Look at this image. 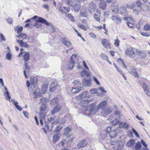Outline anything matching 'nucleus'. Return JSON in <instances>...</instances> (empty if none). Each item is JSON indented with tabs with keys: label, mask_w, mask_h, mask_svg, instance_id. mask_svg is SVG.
Listing matches in <instances>:
<instances>
[{
	"label": "nucleus",
	"mask_w": 150,
	"mask_h": 150,
	"mask_svg": "<svg viewBox=\"0 0 150 150\" xmlns=\"http://www.w3.org/2000/svg\"><path fill=\"white\" fill-rule=\"evenodd\" d=\"M40 102L43 104L42 105L40 108V111L39 112V117L40 119H44L46 116V110L47 106L46 105L47 99L42 98L40 100Z\"/></svg>",
	"instance_id": "nucleus-1"
},
{
	"label": "nucleus",
	"mask_w": 150,
	"mask_h": 150,
	"mask_svg": "<svg viewBox=\"0 0 150 150\" xmlns=\"http://www.w3.org/2000/svg\"><path fill=\"white\" fill-rule=\"evenodd\" d=\"M36 22L34 24V26L37 28H40L41 26V25L38 22L45 24L46 25H48L49 24L47 22L46 20L44 18L40 17L38 18V20H36Z\"/></svg>",
	"instance_id": "nucleus-2"
},
{
	"label": "nucleus",
	"mask_w": 150,
	"mask_h": 150,
	"mask_svg": "<svg viewBox=\"0 0 150 150\" xmlns=\"http://www.w3.org/2000/svg\"><path fill=\"white\" fill-rule=\"evenodd\" d=\"M89 112L92 115L95 114L99 110L98 106H96L95 103L91 104L89 105Z\"/></svg>",
	"instance_id": "nucleus-3"
},
{
	"label": "nucleus",
	"mask_w": 150,
	"mask_h": 150,
	"mask_svg": "<svg viewBox=\"0 0 150 150\" xmlns=\"http://www.w3.org/2000/svg\"><path fill=\"white\" fill-rule=\"evenodd\" d=\"M72 7L74 8L75 11L78 12L80 7V1L78 0H73Z\"/></svg>",
	"instance_id": "nucleus-4"
},
{
	"label": "nucleus",
	"mask_w": 150,
	"mask_h": 150,
	"mask_svg": "<svg viewBox=\"0 0 150 150\" xmlns=\"http://www.w3.org/2000/svg\"><path fill=\"white\" fill-rule=\"evenodd\" d=\"M111 112L112 110L110 108L107 106L102 109L101 114L103 116L105 117Z\"/></svg>",
	"instance_id": "nucleus-5"
},
{
	"label": "nucleus",
	"mask_w": 150,
	"mask_h": 150,
	"mask_svg": "<svg viewBox=\"0 0 150 150\" xmlns=\"http://www.w3.org/2000/svg\"><path fill=\"white\" fill-rule=\"evenodd\" d=\"M96 9V5L93 1L91 2L88 4V9L90 13H93Z\"/></svg>",
	"instance_id": "nucleus-6"
},
{
	"label": "nucleus",
	"mask_w": 150,
	"mask_h": 150,
	"mask_svg": "<svg viewBox=\"0 0 150 150\" xmlns=\"http://www.w3.org/2000/svg\"><path fill=\"white\" fill-rule=\"evenodd\" d=\"M62 108V105L59 104L56 105L53 110L51 111V113L52 115H54V114L58 113L60 112Z\"/></svg>",
	"instance_id": "nucleus-7"
},
{
	"label": "nucleus",
	"mask_w": 150,
	"mask_h": 150,
	"mask_svg": "<svg viewBox=\"0 0 150 150\" xmlns=\"http://www.w3.org/2000/svg\"><path fill=\"white\" fill-rule=\"evenodd\" d=\"M125 54L132 57L135 56V53L132 48L128 49L126 51Z\"/></svg>",
	"instance_id": "nucleus-8"
},
{
	"label": "nucleus",
	"mask_w": 150,
	"mask_h": 150,
	"mask_svg": "<svg viewBox=\"0 0 150 150\" xmlns=\"http://www.w3.org/2000/svg\"><path fill=\"white\" fill-rule=\"evenodd\" d=\"M76 56L73 54L71 57L70 60V63L67 64V68L71 70L73 68L74 65V60L73 59V57H75Z\"/></svg>",
	"instance_id": "nucleus-9"
},
{
	"label": "nucleus",
	"mask_w": 150,
	"mask_h": 150,
	"mask_svg": "<svg viewBox=\"0 0 150 150\" xmlns=\"http://www.w3.org/2000/svg\"><path fill=\"white\" fill-rule=\"evenodd\" d=\"M111 18L112 21L118 24L121 23L122 21L121 18L117 15L112 16Z\"/></svg>",
	"instance_id": "nucleus-10"
},
{
	"label": "nucleus",
	"mask_w": 150,
	"mask_h": 150,
	"mask_svg": "<svg viewBox=\"0 0 150 150\" xmlns=\"http://www.w3.org/2000/svg\"><path fill=\"white\" fill-rule=\"evenodd\" d=\"M88 92L85 91L83 92L81 94L78 95L76 97L77 100H80L86 98L88 94Z\"/></svg>",
	"instance_id": "nucleus-11"
},
{
	"label": "nucleus",
	"mask_w": 150,
	"mask_h": 150,
	"mask_svg": "<svg viewBox=\"0 0 150 150\" xmlns=\"http://www.w3.org/2000/svg\"><path fill=\"white\" fill-rule=\"evenodd\" d=\"M82 84L83 86L90 87L91 84V80L83 79L82 80Z\"/></svg>",
	"instance_id": "nucleus-12"
},
{
	"label": "nucleus",
	"mask_w": 150,
	"mask_h": 150,
	"mask_svg": "<svg viewBox=\"0 0 150 150\" xmlns=\"http://www.w3.org/2000/svg\"><path fill=\"white\" fill-rule=\"evenodd\" d=\"M107 102L105 101H102L98 105V109H102L105 108L107 106Z\"/></svg>",
	"instance_id": "nucleus-13"
},
{
	"label": "nucleus",
	"mask_w": 150,
	"mask_h": 150,
	"mask_svg": "<svg viewBox=\"0 0 150 150\" xmlns=\"http://www.w3.org/2000/svg\"><path fill=\"white\" fill-rule=\"evenodd\" d=\"M118 130V129H115L110 132L109 135L111 138L112 139L116 137V135L117 134V131Z\"/></svg>",
	"instance_id": "nucleus-14"
},
{
	"label": "nucleus",
	"mask_w": 150,
	"mask_h": 150,
	"mask_svg": "<svg viewBox=\"0 0 150 150\" xmlns=\"http://www.w3.org/2000/svg\"><path fill=\"white\" fill-rule=\"evenodd\" d=\"M129 72L135 78H138L139 75L134 68H132L129 71Z\"/></svg>",
	"instance_id": "nucleus-15"
},
{
	"label": "nucleus",
	"mask_w": 150,
	"mask_h": 150,
	"mask_svg": "<svg viewBox=\"0 0 150 150\" xmlns=\"http://www.w3.org/2000/svg\"><path fill=\"white\" fill-rule=\"evenodd\" d=\"M61 136V134L59 133L56 134L53 136L52 139L53 143L54 144L56 143L59 139Z\"/></svg>",
	"instance_id": "nucleus-16"
},
{
	"label": "nucleus",
	"mask_w": 150,
	"mask_h": 150,
	"mask_svg": "<svg viewBox=\"0 0 150 150\" xmlns=\"http://www.w3.org/2000/svg\"><path fill=\"white\" fill-rule=\"evenodd\" d=\"M16 42L17 43L20 45V46L21 47H25L28 48V44L26 42H24L22 40H17Z\"/></svg>",
	"instance_id": "nucleus-17"
},
{
	"label": "nucleus",
	"mask_w": 150,
	"mask_h": 150,
	"mask_svg": "<svg viewBox=\"0 0 150 150\" xmlns=\"http://www.w3.org/2000/svg\"><path fill=\"white\" fill-rule=\"evenodd\" d=\"M83 89V87H77L76 88H73L71 90V92L72 93L75 94L80 92Z\"/></svg>",
	"instance_id": "nucleus-18"
},
{
	"label": "nucleus",
	"mask_w": 150,
	"mask_h": 150,
	"mask_svg": "<svg viewBox=\"0 0 150 150\" xmlns=\"http://www.w3.org/2000/svg\"><path fill=\"white\" fill-rule=\"evenodd\" d=\"M142 146L140 142H138L137 143H135L134 146L132 147V149L135 150H140Z\"/></svg>",
	"instance_id": "nucleus-19"
},
{
	"label": "nucleus",
	"mask_w": 150,
	"mask_h": 150,
	"mask_svg": "<svg viewBox=\"0 0 150 150\" xmlns=\"http://www.w3.org/2000/svg\"><path fill=\"white\" fill-rule=\"evenodd\" d=\"M102 45L106 48H108L110 46L109 41L107 39H104L102 41Z\"/></svg>",
	"instance_id": "nucleus-20"
},
{
	"label": "nucleus",
	"mask_w": 150,
	"mask_h": 150,
	"mask_svg": "<svg viewBox=\"0 0 150 150\" xmlns=\"http://www.w3.org/2000/svg\"><path fill=\"white\" fill-rule=\"evenodd\" d=\"M71 129L69 127H67L64 129V134L65 135L67 138H69L70 135L69 134V132L71 131Z\"/></svg>",
	"instance_id": "nucleus-21"
},
{
	"label": "nucleus",
	"mask_w": 150,
	"mask_h": 150,
	"mask_svg": "<svg viewBox=\"0 0 150 150\" xmlns=\"http://www.w3.org/2000/svg\"><path fill=\"white\" fill-rule=\"evenodd\" d=\"M86 145V143L85 140H83L80 141L77 144L78 148H83Z\"/></svg>",
	"instance_id": "nucleus-22"
},
{
	"label": "nucleus",
	"mask_w": 150,
	"mask_h": 150,
	"mask_svg": "<svg viewBox=\"0 0 150 150\" xmlns=\"http://www.w3.org/2000/svg\"><path fill=\"white\" fill-rule=\"evenodd\" d=\"M142 88H143L144 92H145L148 95H149V93H150V92L149 91L148 88L146 83H143Z\"/></svg>",
	"instance_id": "nucleus-23"
},
{
	"label": "nucleus",
	"mask_w": 150,
	"mask_h": 150,
	"mask_svg": "<svg viewBox=\"0 0 150 150\" xmlns=\"http://www.w3.org/2000/svg\"><path fill=\"white\" fill-rule=\"evenodd\" d=\"M17 37L20 38H22L23 39H28L30 38L28 37V36L23 33H21L18 35L17 36Z\"/></svg>",
	"instance_id": "nucleus-24"
},
{
	"label": "nucleus",
	"mask_w": 150,
	"mask_h": 150,
	"mask_svg": "<svg viewBox=\"0 0 150 150\" xmlns=\"http://www.w3.org/2000/svg\"><path fill=\"white\" fill-rule=\"evenodd\" d=\"M59 99L57 97H54L52 100L50 102V104L52 105H54L58 103Z\"/></svg>",
	"instance_id": "nucleus-25"
},
{
	"label": "nucleus",
	"mask_w": 150,
	"mask_h": 150,
	"mask_svg": "<svg viewBox=\"0 0 150 150\" xmlns=\"http://www.w3.org/2000/svg\"><path fill=\"white\" fill-rule=\"evenodd\" d=\"M107 4L105 1H102L99 4L100 8L102 9H105L106 7Z\"/></svg>",
	"instance_id": "nucleus-26"
},
{
	"label": "nucleus",
	"mask_w": 150,
	"mask_h": 150,
	"mask_svg": "<svg viewBox=\"0 0 150 150\" xmlns=\"http://www.w3.org/2000/svg\"><path fill=\"white\" fill-rule=\"evenodd\" d=\"M135 140L134 139L130 140L128 142L127 144V146L128 147H130L134 146Z\"/></svg>",
	"instance_id": "nucleus-27"
},
{
	"label": "nucleus",
	"mask_w": 150,
	"mask_h": 150,
	"mask_svg": "<svg viewBox=\"0 0 150 150\" xmlns=\"http://www.w3.org/2000/svg\"><path fill=\"white\" fill-rule=\"evenodd\" d=\"M86 75V76H90V73L87 71L85 69L83 70L81 72V75L82 77H84Z\"/></svg>",
	"instance_id": "nucleus-28"
},
{
	"label": "nucleus",
	"mask_w": 150,
	"mask_h": 150,
	"mask_svg": "<svg viewBox=\"0 0 150 150\" xmlns=\"http://www.w3.org/2000/svg\"><path fill=\"white\" fill-rule=\"evenodd\" d=\"M29 56L30 54L29 52H27L25 53L23 57V59L25 61L28 62L30 59Z\"/></svg>",
	"instance_id": "nucleus-29"
},
{
	"label": "nucleus",
	"mask_w": 150,
	"mask_h": 150,
	"mask_svg": "<svg viewBox=\"0 0 150 150\" xmlns=\"http://www.w3.org/2000/svg\"><path fill=\"white\" fill-rule=\"evenodd\" d=\"M120 13L122 15L125 14L127 13L126 9L124 6H122L120 8Z\"/></svg>",
	"instance_id": "nucleus-30"
},
{
	"label": "nucleus",
	"mask_w": 150,
	"mask_h": 150,
	"mask_svg": "<svg viewBox=\"0 0 150 150\" xmlns=\"http://www.w3.org/2000/svg\"><path fill=\"white\" fill-rule=\"evenodd\" d=\"M30 81L33 84H36L38 81L37 79L35 77H32L30 78Z\"/></svg>",
	"instance_id": "nucleus-31"
},
{
	"label": "nucleus",
	"mask_w": 150,
	"mask_h": 150,
	"mask_svg": "<svg viewBox=\"0 0 150 150\" xmlns=\"http://www.w3.org/2000/svg\"><path fill=\"white\" fill-rule=\"evenodd\" d=\"M62 43L66 46L68 47L71 45L70 42L65 38H63L62 40Z\"/></svg>",
	"instance_id": "nucleus-32"
},
{
	"label": "nucleus",
	"mask_w": 150,
	"mask_h": 150,
	"mask_svg": "<svg viewBox=\"0 0 150 150\" xmlns=\"http://www.w3.org/2000/svg\"><path fill=\"white\" fill-rule=\"evenodd\" d=\"M4 95L5 96V98L6 100H10L11 97L10 96L9 93L8 92L4 93Z\"/></svg>",
	"instance_id": "nucleus-33"
},
{
	"label": "nucleus",
	"mask_w": 150,
	"mask_h": 150,
	"mask_svg": "<svg viewBox=\"0 0 150 150\" xmlns=\"http://www.w3.org/2000/svg\"><path fill=\"white\" fill-rule=\"evenodd\" d=\"M100 56L103 59L105 60L106 61L108 60V57L107 55L103 53H102L100 55Z\"/></svg>",
	"instance_id": "nucleus-34"
},
{
	"label": "nucleus",
	"mask_w": 150,
	"mask_h": 150,
	"mask_svg": "<svg viewBox=\"0 0 150 150\" xmlns=\"http://www.w3.org/2000/svg\"><path fill=\"white\" fill-rule=\"evenodd\" d=\"M135 6V3H133L132 4H127L126 7L128 8L131 9H133L134 8Z\"/></svg>",
	"instance_id": "nucleus-35"
},
{
	"label": "nucleus",
	"mask_w": 150,
	"mask_h": 150,
	"mask_svg": "<svg viewBox=\"0 0 150 150\" xmlns=\"http://www.w3.org/2000/svg\"><path fill=\"white\" fill-rule=\"evenodd\" d=\"M18 103L17 101H16V103H14V105H15L16 108L18 109L19 111H21L22 109L21 107L18 105Z\"/></svg>",
	"instance_id": "nucleus-36"
},
{
	"label": "nucleus",
	"mask_w": 150,
	"mask_h": 150,
	"mask_svg": "<svg viewBox=\"0 0 150 150\" xmlns=\"http://www.w3.org/2000/svg\"><path fill=\"white\" fill-rule=\"evenodd\" d=\"M118 62L120 63H122L123 67L126 69H127V68L126 65H125L124 61L121 58H119L118 60Z\"/></svg>",
	"instance_id": "nucleus-37"
},
{
	"label": "nucleus",
	"mask_w": 150,
	"mask_h": 150,
	"mask_svg": "<svg viewBox=\"0 0 150 150\" xmlns=\"http://www.w3.org/2000/svg\"><path fill=\"white\" fill-rule=\"evenodd\" d=\"M112 130V127H108L106 128L105 130V132L106 134H110V133L111 132Z\"/></svg>",
	"instance_id": "nucleus-38"
},
{
	"label": "nucleus",
	"mask_w": 150,
	"mask_h": 150,
	"mask_svg": "<svg viewBox=\"0 0 150 150\" xmlns=\"http://www.w3.org/2000/svg\"><path fill=\"white\" fill-rule=\"evenodd\" d=\"M12 55L11 53L8 52L6 55V59L9 60H10L11 59Z\"/></svg>",
	"instance_id": "nucleus-39"
},
{
	"label": "nucleus",
	"mask_w": 150,
	"mask_h": 150,
	"mask_svg": "<svg viewBox=\"0 0 150 150\" xmlns=\"http://www.w3.org/2000/svg\"><path fill=\"white\" fill-rule=\"evenodd\" d=\"M117 38V39L115 40V42L114 44L115 47H118L119 46L120 41Z\"/></svg>",
	"instance_id": "nucleus-40"
},
{
	"label": "nucleus",
	"mask_w": 150,
	"mask_h": 150,
	"mask_svg": "<svg viewBox=\"0 0 150 150\" xmlns=\"http://www.w3.org/2000/svg\"><path fill=\"white\" fill-rule=\"evenodd\" d=\"M6 21L10 24H11L13 23V19L10 17H8L6 19Z\"/></svg>",
	"instance_id": "nucleus-41"
},
{
	"label": "nucleus",
	"mask_w": 150,
	"mask_h": 150,
	"mask_svg": "<svg viewBox=\"0 0 150 150\" xmlns=\"http://www.w3.org/2000/svg\"><path fill=\"white\" fill-rule=\"evenodd\" d=\"M62 126L61 125H59V126L56 128L54 130V132L56 133L60 131L62 129Z\"/></svg>",
	"instance_id": "nucleus-42"
},
{
	"label": "nucleus",
	"mask_w": 150,
	"mask_h": 150,
	"mask_svg": "<svg viewBox=\"0 0 150 150\" xmlns=\"http://www.w3.org/2000/svg\"><path fill=\"white\" fill-rule=\"evenodd\" d=\"M54 83H52L50 87V90L51 91H54L56 89V87H54Z\"/></svg>",
	"instance_id": "nucleus-43"
},
{
	"label": "nucleus",
	"mask_w": 150,
	"mask_h": 150,
	"mask_svg": "<svg viewBox=\"0 0 150 150\" xmlns=\"http://www.w3.org/2000/svg\"><path fill=\"white\" fill-rule=\"evenodd\" d=\"M90 91L92 94H95L98 93V91L97 89L94 88L90 90Z\"/></svg>",
	"instance_id": "nucleus-44"
},
{
	"label": "nucleus",
	"mask_w": 150,
	"mask_h": 150,
	"mask_svg": "<svg viewBox=\"0 0 150 150\" xmlns=\"http://www.w3.org/2000/svg\"><path fill=\"white\" fill-rule=\"evenodd\" d=\"M78 26L80 28H81L83 29L84 30H86L87 28V26L86 27L84 25L80 24H78Z\"/></svg>",
	"instance_id": "nucleus-45"
},
{
	"label": "nucleus",
	"mask_w": 150,
	"mask_h": 150,
	"mask_svg": "<svg viewBox=\"0 0 150 150\" xmlns=\"http://www.w3.org/2000/svg\"><path fill=\"white\" fill-rule=\"evenodd\" d=\"M144 30L146 31L149 30H150V26L149 24H146L144 27Z\"/></svg>",
	"instance_id": "nucleus-46"
},
{
	"label": "nucleus",
	"mask_w": 150,
	"mask_h": 150,
	"mask_svg": "<svg viewBox=\"0 0 150 150\" xmlns=\"http://www.w3.org/2000/svg\"><path fill=\"white\" fill-rule=\"evenodd\" d=\"M73 0H66V3L68 5L72 7Z\"/></svg>",
	"instance_id": "nucleus-47"
},
{
	"label": "nucleus",
	"mask_w": 150,
	"mask_h": 150,
	"mask_svg": "<svg viewBox=\"0 0 150 150\" xmlns=\"http://www.w3.org/2000/svg\"><path fill=\"white\" fill-rule=\"evenodd\" d=\"M28 62L25 61L24 65L25 66V69H26L27 70H29L30 69V67L28 65Z\"/></svg>",
	"instance_id": "nucleus-48"
},
{
	"label": "nucleus",
	"mask_w": 150,
	"mask_h": 150,
	"mask_svg": "<svg viewBox=\"0 0 150 150\" xmlns=\"http://www.w3.org/2000/svg\"><path fill=\"white\" fill-rule=\"evenodd\" d=\"M119 122V121L117 119H116L115 120H113L111 122V123L112 125H115L117 124Z\"/></svg>",
	"instance_id": "nucleus-49"
},
{
	"label": "nucleus",
	"mask_w": 150,
	"mask_h": 150,
	"mask_svg": "<svg viewBox=\"0 0 150 150\" xmlns=\"http://www.w3.org/2000/svg\"><path fill=\"white\" fill-rule=\"evenodd\" d=\"M140 34L143 35L144 36H145L146 37H149V34L147 32H141L140 33Z\"/></svg>",
	"instance_id": "nucleus-50"
},
{
	"label": "nucleus",
	"mask_w": 150,
	"mask_h": 150,
	"mask_svg": "<svg viewBox=\"0 0 150 150\" xmlns=\"http://www.w3.org/2000/svg\"><path fill=\"white\" fill-rule=\"evenodd\" d=\"M39 94V92H38L37 90H35L33 93L34 98H37Z\"/></svg>",
	"instance_id": "nucleus-51"
},
{
	"label": "nucleus",
	"mask_w": 150,
	"mask_h": 150,
	"mask_svg": "<svg viewBox=\"0 0 150 150\" xmlns=\"http://www.w3.org/2000/svg\"><path fill=\"white\" fill-rule=\"evenodd\" d=\"M132 130L136 137L137 138L139 137V136L136 131L133 128L132 129Z\"/></svg>",
	"instance_id": "nucleus-52"
},
{
	"label": "nucleus",
	"mask_w": 150,
	"mask_h": 150,
	"mask_svg": "<svg viewBox=\"0 0 150 150\" xmlns=\"http://www.w3.org/2000/svg\"><path fill=\"white\" fill-rule=\"evenodd\" d=\"M94 18L97 21H100V17L96 14H95L94 15Z\"/></svg>",
	"instance_id": "nucleus-53"
},
{
	"label": "nucleus",
	"mask_w": 150,
	"mask_h": 150,
	"mask_svg": "<svg viewBox=\"0 0 150 150\" xmlns=\"http://www.w3.org/2000/svg\"><path fill=\"white\" fill-rule=\"evenodd\" d=\"M68 18L69 19L72 21H73L74 19L73 16L70 14L68 13Z\"/></svg>",
	"instance_id": "nucleus-54"
},
{
	"label": "nucleus",
	"mask_w": 150,
	"mask_h": 150,
	"mask_svg": "<svg viewBox=\"0 0 150 150\" xmlns=\"http://www.w3.org/2000/svg\"><path fill=\"white\" fill-rule=\"evenodd\" d=\"M94 81L96 83L97 85H100V83L99 82V81L98 80L97 78L95 77H94L93 79Z\"/></svg>",
	"instance_id": "nucleus-55"
},
{
	"label": "nucleus",
	"mask_w": 150,
	"mask_h": 150,
	"mask_svg": "<svg viewBox=\"0 0 150 150\" xmlns=\"http://www.w3.org/2000/svg\"><path fill=\"white\" fill-rule=\"evenodd\" d=\"M73 83L75 86L79 85L80 84L79 80L78 79L75 80L74 81Z\"/></svg>",
	"instance_id": "nucleus-56"
},
{
	"label": "nucleus",
	"mask_w": 150,
	"mask_h": 150,
	"mask_svg": "<svg viewBox=\"0 0 150 150\" xmlns=\"http://www.w3.org/2000/svg\"><path fill=\"white\" fill-rule=\"evenodd\" d=\"M136 4L139 7H140L141 6L142 4L140 0H138L136 2Z\"/></svg>",
	"instance_id": "nucleus-57"
},
{
	"label": "nucleus",
	"mask_w": 150,
	"mask_h": 150,
	"mask_svg": "<svg viewBox=\"0 0 150 150\" xmlns=\"http://www.w3.org/2000/svg\"><path fill=\"white\" fill-rule=\"evenodd\" d=\"M124 20L125 21H130L132 20V19L130 17H125L124 18Z\"/></svg>",
	"instance_id": "nucleus-58"
},
{
	"label": "nucleus",
	"mask_w": 150,
	"mask_h": 150,
	"mask_svg": "<svg viewBox=\"0 0 150 150\" xmlns=\"http://www.w3.org/2000/svg\"><path fill=\"white\" fill-rule=\"evenodd\" d=\"M23 28L22 26H21L20 27H18V30H17V33H21L22 30H23Z\"/></svg>",
	"instance_id": "nucleus-59"
},
{
	"label": "nucleus",
	"mask_w": 150,
	"mask_h": 150,
	"mask_svg": "<svg viewBox=\"0 0 150 150\" xmlns=\"http://www.w3.org/2000/svg\"><path fill=\"white\" fill-rule=\"evenodd\" d=\"M82 62L84 67L86 69L88 70L89 68L88 66H87V64L84 61H83Z\"/></svg>",
	"instance_id": "nucleus-60"
},
{
	"label": "nucleus",
	"mask_w": 150,
	"mask_h": 150,
	"mask_svg": "<svg viewBox=\"0 0 150 150\" xmlns=\"http://www.w3.org/2000/svg\"><path fill=\"white\" fill-rule=\"evenodd\" d=\"M127 24L128 26L130 28H132L133 27V24L128 22H127Z\"/></svg>",
	"instance_id": "nucleus-61"
},
{
	"label": "nucleus",
	"mask_w": 150,
	"mask_h": 150,
	"mask_svg": "<svg viewBox=\"0 0 150 150\" xmlns=\"http://www.w3.org/2000/svg\"><path fill=\"white\" fill-rule=\"evenodd\" d=\"M124 128L125 129H128L129 127V125L126 122H123Z\"/></svg>",
	"instance_id": "nucleus-62"
},
{
	"label": "nucleus",
	"mask_w": 150,
	"mask_h": 150,
	"mask_svg": "<svg viewBox=\"0 0 150 150\" xmlns=\"http://www.w3.org/2000/svg\"><path fill=\"white\" fill-rule=\"evenodd\" d=\"M0 36L1 40L4 41H5L6 39L5 38L4 36L2 33L0 34Z\"/></svg>",
	"instance_id": "nucleus-63"
},
{
	"label": "nucleus",
	"mask_w": 150,
	"mask_h": 150,
	"mask_svg": "<svg viewBox=\"0 0 150 150\" xmlns=\"http://www.w3.org/2000/svg\"><path fill=\"white\" fill-rule=\"evenodd\" d=\"M117 147V150H121L123 148V146L122 145L118 144Z\"/></svg>",
	"instance_id": "nucleus-64"
}]
</instances>
